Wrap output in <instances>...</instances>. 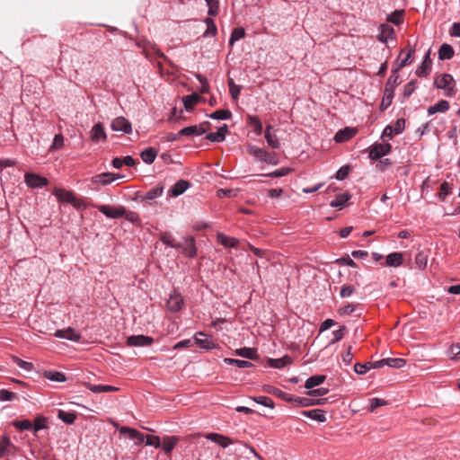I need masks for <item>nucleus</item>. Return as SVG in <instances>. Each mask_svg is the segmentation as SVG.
Returning a JSON list of instances; mask_svg holds the SVG:
<instances>
[{
	"instance_id": "obj_63",
	"label": "nucleus",
	"mask_w": 460,
	"mask_h": 460,
	"mask_svg": "<svg viewBox=\"0 0 460 460\" xmlns=\"http://www.w3.org/2000/svg\"><path fill=\"white\" fill-rule=\"evenodd\" d=\"M393 128H394V132L395 135H399V134L402 133V131L405 128V119L402 118L398 119L395 121V124H394V126H393Z\"/></svg>"
},
{
	"instance_id": "obj_45",
	"label": "nucleus",
	"mask_w": 460,
	"mask_h": 460,
	"mask_svg": "<svg viewBox=\"0 0 460 460\" xmlns=\"http://www.w3.org/2000/svg\"><path fill=\"white\" fill-rule=\"evenodd\" d=\"M244 35H245V31L243 28H241V27L234 28L232 31L230 39H229V45L233 46L235 41L243 39L244 37Z\"/></svg>"
},
{
	"instance_id": "obj_25",
	"label": "nucleus",
	"mask_w": 460,
	"mask_h": 460,
	"mask_svg": "<svg viewBox=\"0 0 460 460\" xmlns=\"http://www.w3.org/2000/svg\"><path fill=\"white\" fill-rule=\"evenodd\" d=\"M54 195L62 202L72 203L75 201V195L73 192L64 189H55Z\"/></svg>"
},
{
	"instance_id": "obj_2",
	"label": "nucleus",
	"mask_w": 460,
	"mask_h": 460,
	"mask_svg": "<svg viewBox=\"0 0 460 460\" xmlns=\"http://www.w3.org/2000/svg\"><path fill=\"white\" fill-rule=\"evenodd\" d=\"M434 84L437 88L444 90L447 97H453L456 94L454 78L449 74H443L440 77L436 78Z\"/></svg>"
},
{
	"instance_id": "obj_61",
	"label": "nucleus",
	"mask_w": 460,
	"mask_h": 460,
	"mask_svg": "<svg viewBox=\"0 0 460 460\" xmlns=\"http://www.w3.org/2000/svg\"><path fill=\"white\" fill-rule=\"evenodd\" d=\"M349 170L350 168L348 165L341 166L336 172V180L343 181L344 179H346V177L349 175Z\"/></svg>"
},
{
	"instance_id": "obj_64",
	"label": "nucleus",
	"mask_w": 460,
	"mask_h": 460,
	"mask_svg": "<svg viewBox=\"0 0 460 460\" xmlns=\"http://www.w3.org/2000/svg\"><path fill=\"white\" fill-rule=\"evenodd\" d=\"M449 355L452 359L460 360V346L453 344L449 349Z\"/></svg>"
},
{
	"instance_id": "obj_53",
	"label": "nucleus",
	"mask_w": 460,
	"mask_h": 460,
	"mask_svg": "<svg viewBox=\"0 0 460 460\" xmlns=\"http://www.w3.org/2000/svg\"><path fill=\"white\" fill-rule=\"evenodd\" d=\"M64 146V137L62 134H57L54 137L53 142L49 147V151L61 149Z\"/></svg>"
},
{
	"instance_id": "obj_5",
	"label": "nucleus",
	"mask_w": 460,
	"mask_h": 460,
	"mask_svg": "<svg viewBox=\"0 0 460 460\" xmlns=\"http://www.w3.org/2000/svg\"><path fill=\"white\" fill-rule=\"evenodd\" d=\"M392 146L389 143L384 142L383 144H374L369 151V158L372 160H378L391 152Z\"/></svg>"
},
{
	"instance_id": "obj_4",
	"label": "nucleus",
	"mask_w": 460,
	"mask_h": 460,
	"mask_svg": "<svg viewBox=\"0 0 460 460\" xmlns=\"http://www.w3.org/2000/svg\"><path fill=\"white\" fill-rule=\"evenodd\" d=\"M96 208L101 213L112 219L122 217L126 214V208L122 206L99 205Z\"/></svg>"
},
{
	"instance_id": "obj_11",
	"label": "nucleus",
	"mask_w": 460,
	"mask_h": 460,
	"mask_svg": "<svg viewBox=\"0 0 460 460\" xmlns=\"http://www.w3.org/2000/svg\"><path fill=\"white\" fill-rule=\"evenodd\" d=\"M208 124V122L207 121L205 123H201L199 125H192V126L185 127L179 131V135L181 137H183V136H202L207 131L205 126Z\"/></svg>"
},
{
	"instance_id": "obj_62",
	"label": "nucleus",
	"mask_w": 460,
	"mask_h": 460,
	"mask_svg": "<svg viewBox=\"0 0 460 460\" xmlns=\"http://www.w3.org/2000/svg\"><path fill=\"white\" fill-rule=\"evenodd\" d=\"M13 359H14V362L17 364V366L20 368H22V369H23L25 371H28V372L33 369L32 363L28 362V361H24V360H22V359H21L19 358H14Z\"/></svg>"
},
{
	"instance_id": "obj_12",
	"label": "nucleus",
	"mask_w": 460,
	"mask_h": 460,
	"mask_svg": "<svg viewBox=\"0 0 460 460\" xmlns=\"http://www.w3.org/2000/svg\"><path fill=\"white\" fill-rule=\"evenodd\" d=\"M431 50L428 49L424 55L423 60L420 65L417 67L415 74L419 77L427 76L431 70V59H430Z\"/></svg>"
},
{
	"instance_id": "obj_38",
	"label": "nucleus",
	"mask_w": 460,
	"mask_h": 460,
	"mask_svg": "<svg viewBox=\"0 0 460 460\" xmlns=\"http://www.w3.org/2000/svg\"><path fill=\"white\" fill-rule=\"evenodd\" d=\"M397 69H393L392 70V75H390V77L388 78L387 82H386V84H385V89H390L392 92H394V89L397 85H399L401 84V81L399 79V75H397Z\"/></svg>"
},
{
	"instance_id": "obj_30",
	"label": "nucleus",
	"mask_w": 460,
	"mask_h": 460,
	"mask_svg": "<svg viewBox=\"0 0 460 460\" xmlns=\"http://www.w3.org/2000/svg\"><path fill=\"white\" fill-rule=\"evenodd\" d=\"M385 263L389 267H399L402 263V253L392 252L386 256Z\"/></svg>"
},
{
	"instance_id": "obj_28",
	"label": "nucleus",
	"mask_w": 460,
	"mask_h": 460,
	"mask_svg": "<svg viewBox=\"0 0 460 460\" xmlns=\"http://www.w3.org/2000/svg\"><path fill=\"white\" fill-rule=\"evenodd\" d=\"M449 102L446 100H441L436 104L429 106L428 109V114L433 115L437 112H446L449 110Z\"/></svg>"
},
{
	"instance_id": "obj_14",
	"label": "nucleus",
	"mask_w": 460,
	"mask_h": 460,
	"mask_svg": "<svg viewBox=\"0 0 460 460\" xmlns=\"http://www.w3.org/2000/svg\"><path fill=\"white\" fill-rule=\"evenodd\" d=\"M119 430L121 435H128L130 439L136 440L137 445H140L145 441L144 434L136 429L123 426L120 427Z\"/></svg>"
},
{
	"instance_id": "obj_51",
	"label": "nucleus",
	"mask_w": 460,
	"mask_h": 460,
	"mask_svg": "<svg viewBox=\"0 0 460 460\" xmlns=\"http://www.w3.org/2000/svg\"><path fill=\"white\" fill-rule=\"evenodd\" d=\"M163 190H164L162 187H156V188L150 189L148 191L146 192V194L144 196V199L152 200L156 198H159L162 196Z\"/></svg>"
},
{
	"instance_id": "obj_6",
	"label": "nucleus",
	"mask_w": 460,
	"mask_h": 460,
	"mask_svg": "<svg viewBox=\"0 0 460 460\" xmlns=\"http://www.w3.org/2000/svg\"><path fill=\"white\" fill-rule=\"evenodd\" d=\"M24 182L30 188H42L48 185L49 181L47 178L42 177L33 172H26L24 174Z\"/></svg>"
},
{
	"instance_id": "obj_10",
	"label": "nucleus",
	"mask_w": 460,
	"mask_h": 460,
	"mask_svg": "<svg viewBox=\"0 0 460 460\" xmlns=\"http://www.w3.org/2000/svg\"><path fill=\"white\" fill-rule=\"evenodd\" d=\"M153 342L154 339L146 335H131L127 339V345L134 347L150 346Z\"/></svg>"
},
{
	"instance_id": "obj_3",
	"label": "nucleus",
	"mask_w": 460,
	"mask_h": 460,
	"mask_svg": "<svg viewBox=\"0 0 460 460\" xmlns=\"http://www.w3.org/2000/svg\"><path fill=\"white\" fill-rule=\"evenodd\" d=\"M182 254L187 258H194L197 255V247L193 236H184L181 242L178 243Z\"/></svg>"
},
{
	"instance_id": "obj_29",
	"label": "nucleus",
	"mask_w": 460,
	"mask_h": 460,
	"mask_svg": "<svg viewBox=\"0 0 460 460\" xmlns=\"http://www.w3.org/2000/svg\"><path fill=\"white\" fill-rule=\"evenodd\" d=\"M200 101V96L198 93H192L182 97V102L187 111H192L194 105Z\"/></svg>"
},
{
	"instance_id": "obj_9",
	"label": "nucleus",
	"mask_w": 460,
	"mask_h": 460,
	"mask_svg": "<svg viewBox=\"0 0 460 460\" xmlns=\"http://www.w3.org/2000/svg\"><path fill=\"white\" fill-rule=\"evenodd\" d=\"M111 128L113 131H119L125 134L132 132V125L128 119L124 117H118L111 121Z\"/></svg>"
},
{
	"instance_id": "obj_21",
	"label": "nucleus",
	"mask_w": 460,
	"mask_h": 460,
	"mask_svg": "<svg viewBox=\"0 0 460 460\" xmlns=\"http://www.w3.org/2000/svg\"><path fill=\"white\" fill-rule=\"evenodd\" d=\"M380 33L377 36V40L383 43H386L387 40L393 37L394 30L393 27L386 23H383L379 27Z\"/></svg>"
},
{
	"instance_id": "obj_20",
	"label": "nucleus",
	"mask_w": 460,
	"mask_h": 460,
	"mask_svg": "<svg viewBox=\"0 0 460 460\" xmlns=\"http://www.w3.org/2000/svg\"><path fill=\"white\" fill-rule=\"evenodd\" d=\"M301 414L303 416L310 418V419H312L314 420H316L318 422H325L326 421L325 412H324V411H323L321 409H314V410H310V411H302Z\"/></svg>"
},
{
	"instance_id": "obj_27",
	"label": "nucleus",
	"mask_w": 460,
	"mask_h": 460,
	"mask_svg": "<svg viewBox=\"0 0 460 460\" xmlns=\"http://www.w3.org/2000/svg\"><path fill=\"white\" fill-rule=\"evenodd\" d=\"M455 51L451 45L444 43L438 49V58L440 60H448L454 57Z\"/></svg>"
},
{
	"instance_id": "obj_54",
	"label": "nucleus",
	"mask_w": 460,
	"mask_h": 460,
	"mask_svg": "<svg viewBox=\"0 0 460 460\" xmlns=\"http://www.w3.org/2000/svg\"><path fill=\"white\" fill-rule=\"evenodd\" d=\"M252 400L259 403V404H261L265 407H268V408H270V409H273L274 408V402L271 398L270 397H267V396H257V397H252Z\"/></svg>"
},
{
	"instance_id": "obj_32",
	"label": "nucleus",
	"mask_w": 460,
	"mask_h": 460,
	"mask_svg": "<svg viewBox=\"0 0 460 460\" xmlns=\"http://www.w3.org/2000/svg\"><path fill=\"white\" fill-rule=\"evenodd\" d=\"M157 155V152L153 147H148L145 150H143L140 154V156L144 163L146 164H151L155 160V157Z\"/></svg>"
},
{
	"instance_id": "obj_43",
	"label": "nucleus",
	"mask_w": 460,
	"mask_h": 460,
	"mask_svg": "<svg viewBox=\"0 0 460 460\" xmlns=\"http://www.w3.org/2000/svg\"><path fill=\"white\" fill-rule=\"evenodd\" d=\"M12 425L21 431L30 430L32 429V423L28 419L22 420H14L12 421Z\"/></svg>"
},
{
	"instance_id": "obj_15",
	"label": "nucleus",
	"mask_w": 460,
	"mask_h": 460,
	"mask_svg": "<svg viewBox=\"0 0 460 460\" xmlns=\"http://www.w3.org/2000/svg\"><path fill=\"white\" fill-rule=\"evenodd\" d=\"M287 401L292 402L299 406L307 407L312 405L323 404L325 400L323 399H313L310 397H290Z\"/></svg>"
},
{
	"instance_id": "obj_48",
	"label": "nucleus",
	"mask_w": 460,
	"mask_h": 460,
	"mask_svg": "<svg viewBox=\"0 0 460 460\" xmlns=\"http://www.w3.org/2000/svg\"><path fill=\"white\" fill-rule=\"evenodd\" d=\"M413 52H414V49H411V50L406 54V56H405L403 58H402L400 61H399V60H397V61H398V63H397V66H396V68H395V69L399 70V69H401V68L404 67L405 66H407L408 64H411V63L412 62L411 55H412V53H413ZM402 53H403V50H402V51L400 52V55H399V57H398V59H400V58H401V56L402 55Z\"/></svg>"
},
{
	"instance_id": "obj_24",
	"label": "nucleus",
	"mask_w": 460,
	"mask_h": 460,
	"mask_svg": "<svg viewBox=\"0 0 460 460\" xmlns=\"http://www.w3.org/2000/svg\"><path fill=\"white\" fill-rule=\"evenodd\" d=\"M271 128H272V127L270 125H268L266 127L265 131H264V137H265L266 142L269 145V146H270L271 148L277 149V148H279L280 143H279L277 136L275 134L271 133V131H270Z\"/></svg>"
},
{
	"instance_id": "obj_52",
	"label": "nucleus",
	"mask_w": 460,
	"mask_h": 460,
	"mask_svg": "<svg viewBox=\"0 0 460 460\" xmlns=\"http://www.w3.org/2000/svg\"><path fill=\"white\" fill-rule=\"evenodd\" d=\"M228 87H229V92H230L232 98L234 100L238 99L240 93L242 91V86L234 84V80L230 79L228 81Z\"/></svg>"
},
{
	"instance_id": "obj_40",
	"label": "nucleus",
	"mask_w": 460,
	"mask_h": 460,
	"mask_svg": "<svg viewBox=\"0 0 460 460\" xmlns=\"http://www.w3.org/2000/svg\"><path fill=\"white\" fill-rule=\"evenodd\" d=\"M394 92H392L390 89L384 90V96L380 104V109L382 111L386 110L392 103L394 98Z\"/></svg>"
},
{
	"instance_id": "obj_33",
	"label": "nucleus",
	"mask_w": 460,
	"mask_h": 460,
	"mask_svg": "<svg viewBox=\"0 0 460 460\" xmlns=\"http://www.w3.org/2000/svg\"><path fill=\"white\" fill-rule=\"evenodd\" d=\"M14 445L12 443L8 436L4 435L0 438V457L4 456L10 450L13 448Z\"/></svg>"
},
{
	"instance_id": "obj_18",
	"label": "nucleus",
	"mask_w": 460,
	"mask_h": 460,
	"mask_svg": "<svg viewBox=\"0 0 460 460\" xmlns=\"http://www.w3.org/2000/svg\"><path fill=\"white\" fill-rule=\"evenodd\" d=\"M206 438L219 445L223 448H226L229 445L233 444V440L231 438L218 433H208L206 435Z\"/></svg>"
},
{
	"instance_id": "obj_49",
	"label": "nucleus",
	"mask_w": 460,
	"mask_h": 460,
	"mask_svg": "<svg viewBox=\"0 0 460 460\" xmlns=\"http://www.w3.org/2000/svg\"><path fill=\"white\" fill-rule=\"evenodd\" d=\"M403 11L402 10H395L391 14L387 16V22L394 23L395 25H399L402 22Z\"/></svg>"
},
{
	"instance_id": "obj_19",
	"label": "nucleus",
	"mask_w": 460,
	"mask_h": 460,
	"mask_svg": "<svg viewBox=\"0 0 460 460\" xmlns=\"http://www.w3.org/2000/svg\"><path fill=\"white\" fill-rule=\"evenodd\" d=\"M195 342L202 349L207 350L216 348L213 341L206 336L204 332H197L194 336Z\"/></svg>"
},
{
	"instance_id": "obj_35",
	"label": "nucleus",
	"mask_w": 460,
	"mask_h": 460,
	"mask_svg": "<svg viewBox=\"0 0 460 460\" xmlns=\"http://www.w3.org/2000/svg\"><path fill=\"white\" fill-rule=\"evenodd\" d=\"M58 418L66 424L71 425L76 420V414L72 411H66L64 410H58Z\"/></svg>"
},
{
	"instance_id": "obj_22",
	"label": "nucleus",
	"mask_w": 460,
	"mask_h": 460,
	"mask_svg": "<svg viewBox=\"0 0 460 460\" xmlns=\"http://www.w3.org/2000/svg\"><path fill=\"white\" fill-rule=\"evenodd\" d=\"M189 181L185 180H179L173 184V186L170 190V193L172 197H178L184 193L189 189Z\"/></svg>"
},
{
	"instance_id": "obj_58",
	"label": "nucleus",
	"mask_w": 460,
	"mask_h": 460,
	"mask_svg": "<svg viewBox=\"0 0 460 460\" xmlns=\"http://www.w3.org/2000/svg\"><path fill=\"white\" fill-rule=\"evenodd\" d=\"M81 339V335L78 332L72 328L66 329V340L71 341H79Z\"/></svg>"
},
{
	"instance_id": "obj_7",
	"label": "nucleus",
	"mask_w": 460,
	"mask_h": 460,
	"mask_svg": "<svg viewBox=\"0 0 460 460\" xmlns=\"http://www.w3.org/2000/svg\"><path fill=\"white\" fill-rule=\"evenodd\" d=\"M183 305L184 300L182 296L175 290L170 294L166 302L167 309L172 313L179 312L182 308Z\"/></svg>"
},
{
	"instance_id": "obj_56",
	"label": "nucleus",
	"mask_w": 460,
	"mask_h": 460,
	"mask_svg": "<svg viewBox=\"0 0 460 460\" xmlns=\"http://www.w3.org/2000/svg\"><path fill=\"white\" fill-rule=\"evenodd\" d=\"M394 135L395 134L393 126L387 125L382 132L381 139L383 142L388 143L393 138Z\"/></svg>"
},
{
	"instance_id": "obj_36",
	"label": "nucleus",
	"mask_w": 460,
	"mask_h": 460,
	"mask_svg": "<svg viewBox=\"0 0 460 460\" xmlns=\"http://www.w3.org/2000/svg\"><path fill=\"white\" fill-rule=\"evenodd\" d=\"M88 389L93 393L100 394V393H109V392H114L117 391L118 388L112 385H88Z\"/></svg>"
},
{
	"instance_id": "obj_17",
	"label": "nucleus",
	"mask_w": 460,
	"mask_h": 460,
	"mask_svg": "<svg viewBox=\"0 0 460 460\" xmlns=\"http://www.w3.org/2000/svg\"><path fill=\"white\" fill-rule=\"evenodd\" d=\"M228 127L226 124H223L218 128L217 132H211L206 135V138L211 142L220 143L223 142L227 134Z\"/></svg>"
},
{
	"instance_id": "obj_13",
	"label": "nucleus",
	"mask_w": 460,
	"mask_h": 460,
	"mask_svg": "<svg viewBox=\"0 0 460 460\" xmlns=\"http://www.w3.org/2000/svg\"><path fill=\"white\" fill-rule=\"evenodd\" d=\"M120 178H122V176L119 174H114L112 172H102L93 176L92 178V181L96 184L108 185Z\"/></svg>"
},
{
	"instance_id": "obj_57",
	"label": "nucleus",
	"mask_w": 460,
	"mask_h": 460,
	"mask_svg": "<svg viewBox=\"0 0 460 460\" xmlns=\"http://www.w3.org/2000/svg\"><path fill=\"white\" fill-rule=\"evenodd\" d=\"M417 81L416 80H411L409 83H407L403 87V96L405 98H409L413 92L416 89Z\"/></svg>"
},
{
	"instance_id": "obj_37",
	"label": "nucleus",
	"mask_w": 460,
	"mask_h": 460,
	"mask_svg": "<svg viewBox=\"0 0 460 460\" xmlns=\"http://www.w3.org/2000/svg\"><path fill=\"white\" fill-rule=\"evenodd\" d=\"M44 377L50 381L58 382V383H62L66 380V376L62 372L51 371V370L45 371Z\"/></svg>"
},
{
	"instance_id": "obj_46",
	"label": "nucleus",
	"mask_w": 460,
	"mask_h": 460,
	"mask_svg": "<svg viewBox=\"0 0 460 460\" xmlns=\"http://www.w3.org/2000/svg\"><path fill=\"white\" fill-rule=\"evenodd\" d=\"M208 117L212 119H229L232 117V112L229 110H217Z\"/></svg>"
},
{
	"instance_id": "obj_41",
	"label": "nucleus",
	"mask_w": 460,
	"mask_h": 460,
	"mask_svg": "<svg viewBox=\"0 0 460 460\" xmlns=\"http://www.w3.org/2000/svg\"><path fill=\"white\" fill-rule=\"evenodd\" d=\"M235 354L248 359H253L257 357L255 349L246 347L236 349Z\"/></svg>"
},
{
	"instance_id": "obj_34",
	"label": "nucleus",
	"mask_w": 460,
	"mask_h": 460,
	"mask_svg": "<svg viewBox=\"0 0 460 460\" xmlns=\"http://www.w3.org/2000/svg\"><path fill=\"white\" fill-rule=\"evenodd\" d=\"M179 441V437L172 436V437H164L163 440V449L166 454H170L174 448L175 445Z\"/></svg>"
},
{
	"instance_id": "obj_26",
	"label": "nucleus",
	"mask_w": 460,
	"mask_h": 460,
	"mask_svg": "<svg viewBox=\"0 0 460 460\" xmlns=\"http://www.w3.org/2000/svg\"><path fill=\"white\" fill-rule=\"evenodd\" d=\"M326 379V376L324 375H314L308 377L305 381V387L306 389L312 390L314 387L322 385Z\"/></svg>"
},
{
	"instance_id": "obj_8",
	"label": "nucleus",
	"mask_w": 460,
	"mask_h": 460,
	"mask_svg": "<svg viewBox=\"0 0 460 460\" xmlns=\"http://www.w3.org/2000/svg\"><path fill=\"white\" fill-rule=\"evenodd\" d=\"M406 364L405 359L401 358H387L374 362V368H382L388 366L393 368H401Z\"/></svg>"
},
{
	"instance_id": "obj_47",
	"label": "nucleus",
	"mask_w": 460,
	"mask_h": 460,
	"mask_svg": "<svg viewBox=\"0 0 460 460\" xmlns=\"http://www.w3.org/2000/svg\"><path fill=\"white\" fill-rule=\"evenodd\" d=\"M224 361L228 365H234L239 368H246L252 367V363L250 361L243 359L226 358Z\"/></svg>"
},
{
	"instance_id": "obj_50",
	"label": "nucleus",
	"mask_w": 460,
	"mask_h": 460,
	"mask_svg": "<svg viewBox=\"0 0 460 460\" xmlns=\"http://www.w3.org/2000/svg\"><path fill=\"white\" fill-rule=\"evenodd\" d=\"M371 368H374V362H367L365 364L357 363L354 366V370L358 375H364Z\"/></svg>"
},
{
	"instance_id": "obj_44",
	"label": "nucleus",
	"mask_w": 460,
	"mask_h": 460,
	"mask_svg": "<svg viewBox=\"0 0 460 460\" xmlns=\"http://www.w3.org/2000/svg\"><path fill=\"white\" fill-rule=\"evenodd\" d=\"M250 125L253 128V132L260 136L262 133V123L260 119L256 116H249L248 118Z\"/></svg>"
},
{
	"instance_id": "obj_42",
	"label": "nucleus",
	"mask_w": 460,
	"mask_h": 460,
	"mask_svg": "<svg viewBox=\"0 0 460 460\" xmlns=\"http://www.w3.org/2000/svg\"><path fill=\"white\" fill-rule=\"evenodd\" d=\"M160 240L163 243L172 248L176 249L180 247V245H178V243L175 242V239L173 238L172 234L168 232L163 233L160 236Z\"/></svg>"
},
{
	"instance_id": "obj_31",
	"label": "nucleus",
	"mask_w": 460,
	"mask_h": 460,
	"mask_svg": "<svg viewBox=\"0 0 460 460\" xmlns=\"http://www.w3.org/2000/svg\"><path fill=\"white\" fill-rule=\"evenodd\" d=\"M292 362V359L289 356H284L280 358H270L269 365L274 368H282Z\"/></svg>"
},
{
	"instance_id": "obj_60",
	"label": "nucleus",
	"mask_w": 460,
	"mask_h": 460,
	"mask_svg": "<svg viewBox=\"0 0 460 460\" xmlns=\"http://www.w3.org/2000/svg\"><path fill=\"white\" fill-rule=\"evenodd\" d=\"M146 445L153 446L155 448H159L162 446L160 438L158 436H150V435H147L146 437Z\"/></svg>"
},
{
	"instance_id": "obj_16",
	"label": "nucleus",
	"mask_w": 460,
	"mask_h": 460,
	"mask_svg": "<svg viewBox=\"0 0 460 460\" xmlns=\"http://www.w3.org/2000/svg\"><path fill=\"white\" fill-rule=\"evenodd\" d=\"M107 135L104 129V126L102 122L95 123L91 129V139L94 143H98L101 140H106Z\"/></svg>"
},
{
	"instance_id": "obj_55",
	"label": "nucleus",
	"mask_w": 460,
	"mask_h": 460,
	"mask_svg": "<svg viewBox=\"0 0 460 460\" xmlns=\"http://www.w3.org/2000/svg\"><path fill=\"white\" fill-rule=\"evenodd\" d=\"M208 6V13L210 16H215L218 13V1L217 0H205Z\"/></svg>"
},
{
	"instance_id": "obj_23",
	"label": "nucleus",
	"mask_w": 460,
	"mask_h": 460,
	"mask_svg": "<svg viewBox=\"0 0 460 460\" xmlns=\"http://www.w3.org/2000/svg\"><path fill=\"white\" fill-rule=\"evenodd\" d=\"M350 195L348 192H342L336 195L335 199L330 202L332 208L342 209L346 203L349 200Z\"/></svg>"
},
{
	"instance_id": "obj_39",
	"label": "nucleus",
	"mask_w": 460,
	"mask_h": 460,
	"mask_svg": "<svg viewBox=\"0 0 460 460\" xmlns=\"http://www.w3.org/2000/svg\"><path fill=\"white\" fill-rule=\"evenodd\" d=\"M217 240L225 247H235L239 243L238 239L226 236L223 234H217Z\"/></svg>"
},
{
	"instance_id": "obj_59",
	"label": "nucleus",
	"mask_w": 460,
	"mask_h": 460,
	"mask_svg": "<svg viewBox=\"0 0 460 460\" xmlns=\"http://www.w3.org/2000/svg\"><path fill=\"white\" fill-rule=\"evenodd\" d=\"M45 422H46V418L42 417V416H39L37 417L35 420H34V423L32 424V429L34 430V432H38L43 429H46V425H45Z\"/></svg>"
},
{
	"instance_id": "obj_1",
	"label": "nucleus",
	"mask_w": 460,
	"mask_h": 460,
	"mask_svg": "<svg viewBox=\"0 0 460 460\" xmlns=\"http://www.w3.org/2000/svg\"><path fill=\"white\" fill-rule=\"evenodd\" d=\"M247 153L256 160L271 165H277L279 163V157L275 153H270L263 148L254 145L246 146Z\"/></svg>"
}]
</instances>
